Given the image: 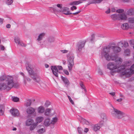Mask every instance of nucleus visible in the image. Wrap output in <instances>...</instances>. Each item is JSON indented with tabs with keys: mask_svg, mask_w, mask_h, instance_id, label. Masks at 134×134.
<instances>
[{
	"mask_svg": "<svg viewBox=\"0 0 134 134\" xmlns=\"http://www.w3.org/2000/svg\"><path fill=\"white\" fill-rule=\"evenodd\" d=\"M124 45L121 42H119L117 46L114 42L110 44L108 46L103 49L102 52V57H104L106 60L109 61L110 60H112L114 59L115 57L113 58L109 55V54H116L121 51V47H123Z\"/></svg>",
	"mask_w": 134,
	"mask_h": 134,
	"instance_id": "obj_1",
	"label": "nucleus"
},
{
	"mask_svg": "<svg viewBox=\"0 0 134 134\" xmlns=\"http://www.w3.org/2000/svg\"><path fill=\"white\" fill-rule=\"evenodd\" d=\"M17 76L6 75H2L0 76V90H5L9 91L15 87L16 83H15L18 79Z\"/></svg>",
	"mask_w": 134,
	"mask_h": 134,
	"instance_id": "obj_2",
	"label": "nucleus"
},
{
	"mask_svg": "<svg viewBox=\"0 0 134 134\" xmlns=\"http://www.w3.org/2000/svg\"><path fill=\"white\" fill-rule=\"evenodd\" d=\"M115 62L116 64L113 63H109L107 65L108 69L112 70L111 72V74L113 75L114 73L116 72H119L118 71V67H120V65L122 62V59L120 58H116L115 59Z\"/></svg>",
	"mask_w": 134,
	"mask_h": 134,
	"instance_id": "obj_3",
	"label": "nucleus"
},
{
	"mask_svg": "<svg viewBox=\"0 0 134 134\" xmlns=\"http://www.w3.org/2000/svg\"><path fill=\"white\" fill-rule=\"evenodd\" d=\"M26 69L29 73V75L35 82H38L40 81V79L38 74L34 71V69L31 65L26 63Z\"/></svg>",
	"mask_w": 134,
	"mask_h": 134,
	"instance_id": "obj_4",
	"label": "nucleus"
},
{
	"mask_svg": "<svg viewBox=\"0 0 134 134\" xmlns=\"http://www.w3.org/2000/svg\"><path fill=\"white\" fill-rule=\"evenodd\" d=\"M113 109L111 112V115L114 117L118 119H121L125 117L123 120H126L128 118V117L122 112L115 108L112 106Z\"/></svg>",
	"mask_w": 134,
	"mask_h": 134,
	"instance_id": "obj_5",
	"label": "nucleus"
},
{
	"mask_svg": "<svg viewBox=\"0 0 134 134\" xmlns=\"http://www.w3.org/2000/svg\"><path fill=\"white\" fill-rule=\"evenodd\" d=\"M67 62L69 70L70 72L74 65V56L70 53H68L67 55Z\"/></svg>",
	"mask_w": 134,
	"mask_h": 134,
	"instance_id": "obj_6",
	"label": "nucleus"
},
{
	"mask_svg": "<svg viewBox=\"0 0 134 134\" xmlns=\"http://www.w3.org/2000/svg\"><path fill=\"white\" fill-rule=\"evenodd\" d=\"M131 69V67L130 68H125L124 66H120L118 67V71L119 72L122 74L123 75L128 74L130 75L134 73Z\"/></svg>",
	"mask_w": 134,
	"mask_h": 134,
	"instance_id": "obj_7",
	"label": "nucleus"
},
{
	"mask_svg": "<svg viewBox=\"0 0 134 134\" xmlns=\"http://www.w3.org/2000/svg\"><path fill=\"white\" fill-rule=\"evenodd\" d=\"M57 7L54 8L49 7V10L52 11L53 10V12L55 14L62 12L63 8V7H62V5L60 4H58L57 5Z\"/></svg>",
	"mask_w": 134,
	"mask_h": 134,
	"instance_id": "obj_8",
	"label": "nucleus"
},
{
	"mask_svg": "<svg viewBox=\"0 0 134 134\" xmlns=\"http://www.w3.org/2000/svg\"><path fill=\"white\" fill-rule=\"evenodd\" d=\"M85 42L84 41H81L79 42L76 46V51L78 52H80L85 46Z\"/></svg>",
	"mask_w": 134,
	"mask_h": 134,
	"instance_id": "obj_9",
	"label": "nucleus"
},
{
	"mask_svg": "<svg viewBox=\"0 0 134 134\" xmlns=\"http://www.w3.org/2000/svg\"><path fill=\"white\" fill-rule=\"evenodd\" d=\"M107 119L105 114L102 113L100 115V120L99 123L100 124L103 125L107 121Z\"/></svg>",
	"mask_w": 134,
	"mask_h": 134,
	"instance_id": "obj_10",
	"label": "nucleus"
},
{
	"mask_svg": "<svg viewBox=\"0 0 134 134\" xmlns=\"http://www.w3.org/2000/svg\"><path fill=\"white\" fill-rule=\"evenodd\" d=\"M10 111L12 115L14 117L18 116L20 114L19 110L17 109L12 108Z\"/></svg>",
	"mask_w": 134,
	"mask_h": 134,
	"instance_id": "obj_11",
	"label": "nucleus"
},
{
	"mask_svg": "<svg viewBox=\"0 0 134 134\" xmlns=\"http://www.w3.org/2000/svg\"><path fill=\"white\" fill-rule=\"evenodd\" d=\"M51 68L54 75L56 77H58V70L57 67L56 66H52L51 67Z\"/></svg>",
	"mask_w": 134,
	"mask_h": 134,
	"instance_id": "obj_12",
	"label": "nucleus"
},
{
	"mask_svg": "<svg viewBox=\"0 0 134 134\" xmlns=\"http://www.w3.org/2000/svg\"><path fill=\"white\" fill-rule=\"evenodd\" d=\"M45 33H41L39 34L36 40V41L38 44H40L41 43V41L42 40L44 37L45 36Z\"/></svg>",
	"mask_w": 134,
	"mask_h": 134,
	"instance_id": "obj_13",
	"label": "nucleus"
},
{
	"mask_svg": "<svg viewBox=\"0 0 134 134\" xmlns=\"http://www.w3.org/2000/svg\"><path fill=\"white\" fill-rule=\"evenodd\" d=\"M118 20H126L127 17L125 13H122L118 14Z\"/></svg>",
	"mask_w": 134,
	"mask_h": 134,
	"instance_id": "obj_14",
	"label": "nucleus"
},
{
	"mask_svg": "<svg viewBox=\"0 0 134 134\" xmlns=\"http://www.w3.org/2000/svg\"><path fill=\"white\" fill-rule=\"evenodd\" d=\"M62 12L66 15L72 14V13L70 12L69 8L67 7H63Z\"/></svg>",
	"mask_w": 134,
	"mask_h": 134,
	"instance_id": "obj_15",
	"label": "nucleus"
},
{
	"mask_svg": "<svg viewBox=\"0 0 134 134\" xmlns=\"http://www.w3.org/2000/svg\"><path fill=\"white\" fill-rule=\"evenodd\" d=\"M34 121L32 119H27L25 122V125L27 126H30L34 123Z\"/></svg>",
	"mask_w": 134,
	"mask_h": 134,
	"instance_id": "obj_16",
	"label": "nucleus"
},
{
	"mask_svg": "<svg viewBox=\"0 0 134 134\" xmlns=\"http://www.w3.org/2000/svg\"><path fill=\"white\" fill-rule=\"evenodd\" d=\"M35 109L31 107H28L26 110L27 113L29 114H32L35 112Z\"/></svg>",
	"mask_w": 134,
	"mask_h": 134,
	"instance_id": "obj_17",
	"label": "nucleus"
},
{
	"mask_svg": "<svg viewBox=\"0 0 134 134\" xmlns=\"http://www.w3.org/2000/svg\"><path fill=\"white\" fill-rule=\"evenodd\" d=\"M102 125H103L100 124L99 123V124H96L93 126V129L94 131H96L99 130Z\"/></svg>",
	"mask_w": 134,
	"mask_h": 134,
	"instance_id": "obj_18",
	"label": "nucleus"
},
{
	"mask_svg": "<svg viewBox=\"0 0 134 134\" xmlns=\"http://www.w3.org/2000/svg\"><path fill=\"white\" fill-rule=\"evenodd\" d=\"M37 111L39 114H42L45 111L44 108L43 106H41L37 108Z\"/></svg>",
	"mask_w": 134,
	"mask_h": 134,
	"instance_id": "obj_19",
	"label": "nucleus"
},
{
	"mask_svg": "<svg viewBox=\"0 0 134 134\" xmlns=\"http://www.w3.org/2000/svg\"><path fill=\"white\" fill-rule=\"evenodd\" d=\"M121 28L123 30H127L129 27V24L128 23H126L122 24L121 26Z\"/></svg>",
	"mask_w": 134,
	"mask_h": 134,
	"instance_id": "obj_20",
	"label": "nucleus"
},
{
	"mask_svg": "<svg viewBox=\"0 0 134 134\" xmlns=\"http://www.w3.org/2000/svg\"><path fill=\"white\" fill-rule=\"evenodd\" d=\"M61 78L64 82L65 85L67 87L69 84V82L68 79L67 78L64 77L62 76H61Z\"/></svg>",
	"mask_w": 134,
	"mask_h": 134,
	"instance_id": "obj_21",
	"label": "nucleus"
},
{
	"mask_svg": "<svg viewBox=\"0 0 134 134\" xmlns=\"http://www.w3.org/2000/svg\"><path fill=\"white\" fill-rule=\"evenodd\" d=\"M82 2L81 1H74L71 2H70L69 3V5H77L81 3Z\"/></svg>",
	"mask_w": 134,
	"mask_h": 134,
	"instance_id": "obj_22",
	"label": "nucleus"
},
{
	"mask_svg": "<svg viewBox=\"0 0 134 134\" xmlns=\"http://www.w3.org/2000/svg\"><path fill=\"white\" fill-rule=\"evenodd\" d=\"M127 14L130 16L134 15V9H131L128 10L127 12Z\"/></svg>",
	"mask_w": 134,
	"mask_h": 134,
	"instance_id": "obj_23",
	"label": "nucleus"
},
{
	"mask_svg": "<svg viewBox=\"0 0 134 134\" xmlns=\"http://www.w3.org/2000/svg\"><path fill=\"white\" fill-rule=\"evenodd\" d=\"M50 119L49 118H47L44 121L43 124L46 126H49L50 124H51V122H50Z\"/></svg>",
	"mask_w": 134,
	"mask_h": 134,
	"instance_id": "obj_24",
	"label": "nucleus"
},
{
	"mask_svg": "<svg viewBox=\"0 0 134 134\" xmlns=\"http://www.w3.org/2000/svg\"><path fill=\"white\" fill-rule=\"evenodd\" d=\"M44 119V118L42 116H38L36 118V121L37 123H40Z\"/></svg>",
	"mask_w": 134,
	"mask_h": 134,
	"instance_id": "obj_25",
	"label": "nucleus"
},
{
	"mask_svg": "<svg viewBox=\"0 0 134 134\" xmlns=\"http://www.w3.org/2000/svg\"><path fill=\"white\" fill-rule=\"evenodd\" d=\"M111 17L113 20H118V14H114L111 15Z\"/></svg>",
	"mask_w": 134,
	"mask_h": 134,
	"instance_id": "obj_26",
	"label": "nucleus"
},
{
	"mask_svg": "<svg viewBox=\"0 0 134 134\" xmlns=\"http://www.w3.org/2000/svg\"><path fill=\"white\" fill-rule=\"evenodd\" d=\"M37 124L36 123H34L33 124L31 125L30 127V130L31 131L34 130L36 127Z\"/></svg>",
	"mask_w": 134,
	"mask_h": 134,
	"instance_id": "obj_27",
	"label": "nucleus"
},
{
	"mask_svg": "<svg viewBox=\"0 0 134 134\" xmlns=\"http://www.w3.org/2000/svg\"><path fill=\"white\" fill-rule=\"evenodd\" d=\"M128 22L130 24L134 23V18L133 17H130L128 19Z\"/></svg>",
	"mask_w": 134,
	"mask_h": 134,
	"instance_id": "obj_28",
	"label": "nucleus"
},
{
	"mask_svg": "<svg viewBox=\"0 0 134 134\" xmlns=\"http://www.w3.org/2000/svg\"><path fill=\"white\" fill-rule=\"evenodd\" d=\"M32 103V101L31 100H27L25 103V105L27 107L30 106Z\"/></svg>",
	"mask_w": 134,
	"mask_h": 134,
	"instance_id": "obj_29",
	"label": "nucleus"
},
{
	"mask_svg": "<svg viewBox=\"0 0 134 134\" xmlns=\"http://www.w3.org/2000/svg\"><path fill=\"white\" fill-rule=\"evenodd\" d=\"M14 40L15 42L17 44H18V45L20 43V39L19 37H15Z\"/></svg>",
	"mask_w": 134,
	"mask_h": 134,
	"instance_id": "obj_30",
	"label": "nucleus"
},
{
	"mask_svg": "<svg viewBox=\"0 0 134 134\" xmlns=\"http://www.w3.org/2000/svg\"><path fill=\"white\" fill-rule=\"evenodd\" d=\"M81 122L83 124H85L87 125H89L90 124L89 122L88 121L83 118L82 119Z\"/></svg>",
	"mask_w": 134,
	"mask_h": 134,
	"instance_id": "obj_31",
	"label": "nucleus"
},
{
	"mask_svg": "<svg viewBox=\"0 0 134 134\" xmlns=\"http://www.w3.org/2000/svg\"><path fill=\"white\" fill-rule=\"evenodd\" d=\"M131 64V61H129L126 62L124 65H121V66H124L125 68H126L127 66H130Z\"/></svg>",
	"mask_w": 134,
	"mask_h": 134,
	"instance_id": "obj_32",
	"label": "nucleus"
},
{
	"mask_svg": "<svg viewBox=\"0 0 134 134\" xmlns=\"http://www.w3.org/2000/svg\"><path fill=\"white\" fill-rule=\"evenodd\" d=\"M4 106L2 105H0V115H1L3 114V109Z\"/></svg>",
	"mask_w": 134,
	"mask_h": 134,
	"instance_id": "obj_33",
	"label": "nucleus"
},
{
	"mask_svg": "<svg viewBox=\"0 0 134 134\" xmlns=\"http://www.w3.org/2000/svg\"><path fill=\"white\" fill-rule=\"evenodd\" d=\"M24 83L25 84L26 83V80L28 82H30L31 81V79L28 77L26 76L25 77H24Z\"/></svg>",
	"mask_w": 134,
	"mask_h": 134,
	"instance_id": "obj_34",
	"label": "nucleus"
},
{
	"mask_svg": "<svg viewBox=\"0 0 134 134\" xmlns=\"http://www.w3.org/2000/svg\"><path fill=\"white\" fill-rule=\"evenodd\" d=\"M51 110L49 108L47 109H46L44 113V114L45 115L48 116L49 115L50 113Z\"/></svg>",
	"mask_w": 134,
	"mask_h": 134,
	"instance_id": "obj_35",
	"label": "nucleus"
},
{
	"mask_svg": "<svg viewBox=\"0 0 134 134\" xmlns=\"http://www.w3.org/2000/svg\"><path fill=\"white\" fill-rule=\"evenodd\" d=\"M48 42L49 43L54 42L55 41V39L53 37H50L48 39Z\"/></svg>",
	"mask_w": 134,
	"mask_h": 134,
	"instance_id": "obj_36",
	"label": "nucleus"
},
{
	"mask_svg": "<svg viewBox=\"0 0 134 134\" xmlns=\"http://www.w3.org/2000/svg\"><path fill=\"white\" fill-rule=\"evenodd\" d=\"M94 37L95 36L93 34L91 35L90 39V41L92 43L95 40Z\"/></svg>",
	"mask_w": 134,
	"mask_h": 134,
	"instance_id": "obj_37",
	"label": "nucleus"
},
{
	"mask_svg": "<svg viewBox=\"0 0 134 134\" xmlns=\"http://www.w3.org/2000/svg\"><path fill=\"white\" fill-rule=\"evenodd\" d=\"M45 131V129L43 128L39 129L38 131V132L40 134L43 133Z\"/></svg>",
	"mask_w": 134,
	"mask_h": 134,
	"instance_id": "obj_38",
	"label": "nucleus"
},
{
	"mask_svg": "<svg viewBox=\"0 0 134 134\" xmlns=\"http://www.w3.org/2000/svg\"><path fill=\"white\" fill-rule=\"evenodd\" d=\"M57 118L55 117L53 118V119L52 122H51V124H54L57 121Z\"/></svg>",
	"mask_w": 134,
	"mask_h": 134,
	"instance_id": "obj_39",
	"label": "nucleus"
},
{
	"mask_svg": "<svg viewBox=\"0 0 134 134\" xmlns=\"http://www.w3.org/2000/svg\"><path fill=\"white\" fill-rule=\"evenodd\" d=\"M13 1L12 0H11L9 1V0H7L6 1V4L8 5H10L13 3Z\"/></svg>",
	"mask_w": 134,
	"mask_h": 134,
	"instance_id": "obj_40",
	"label": "nucleus"
},
{
	"mask_svg": "<svg viewBox=\"0 0 134 134\" xmlns=\"http://www.w3.org/2000/svg\"><path fill=\"white\" fill-rule=\"evenodd\" d=\"M77 130L79 134H82V131L83 130L81 128L78 127L77 128Z\"/></svg>",
	"mask_w": 134,
	"mask_h": 134,
	"instance_id": "obj_41",
	"label": "nucleus"
},
{
	"mask_svg": "<svg viewBox=\"0 0 134 134\" xmlns=\"http://www.w3.org/2000/svg\"><path fill=\"white\" fill-rule=\"evenodd\" d=\"M124 10L122 9H118L116 10V12L117 13L120 14L123 13L124 12Z\"/></svg>",
	"mask_w": 134,
	"mask_h": 134,
	"instance_id": "obj_42",
	"label": "nucleus"
},
{
	"mask_svg": "<svg viewBox=\"0 0 134 134\" xmlns=\"http://www.w3.org/2000/svg\"><path fill=\"white\" fill-rule=\"evenodd\" d=\"M19 98L15 97H13V100L14 102H17L19 100Z\"/></svg>",
	"mask_w": 134,
	"mask_h": 134,
	"instance_id": "obj_43",
	"label": "nucleus"
},
{
	"mask_svg": "<svg viewBox=\"0 0 134 134\" xmlns=\"http://www.w3.org/2000/svg\"><path fill=\"white\" fill-rule=\"evenodd\" d=\"M80 85L81 88L83 89L86 92V91L85 89V87L82 82H81L80 83Z\"/></svg>",
	"mask_w": 134,
	"mask_h": 134,
	"instance_id": "obj_44",
	"label": "nucleus"
},
{
	"mask_svg": "<svg viewBox=\"0 0 134 134\" xmlns=\"http://www.w3.org/2000/svg\"><path fill=\"white\" fill-rule=\"evenodd\" d=\"M68 97L69 98V100L70 102L72 104H74V103L72 100L71 99L70 97L69 96H68Z\"/></svg>",
	"mask_w": 134,
	"mask_h": 134,
	"instance_id": "obj_45",
	"label": "nucleus"
},
{
	"mask_svg": "<svg viewBox=\"0 0 134 134\" xmlns=\"http://www.w3.org/2000/svg\"><path fill=\"white\" fill-rule=\"evenodd\" d=\"M50 104V102L48 101H47L45 104L46 107H48Z\"/></svg>",
	"mask_w": 134,
	"mask_h": 134,
	"instance_id": "obj_46",
	"label": "nucleus"
},
{
	"mask_svg": "<svg viewBox=\"0 0 134 134\" xmlns=\"http://www.w3.org/2000/svg\"><path fill=\"white\" fill-rule=\"evenodd\" d=\"M129 43L131 45H133L134 44V40L132 39L130 40L129 41Z\"/></svg>",
	"mask_w": 134,
	"mask_h": 134,
	"instance_id": "obj_47",
	"label": "nucleus"
},
{
	"mask_svg": "<svg viewBox=\"0 0 134 134\" xmlns=\"http://www.w3.org/2000/svg\"><path fill=\"white\" fill-rule=\"evenodd\" d=\"M18 45L20 46L23 47H25L26 46V45L24 43L21 42H20V43Z\"/></svg>",
	"mask_w": 134,
	"mask_h": 134,
	"instance_id": "obj_48",
	"label": "nucleus"
},
{
	"mask_svg": "<svg viewBox=\"0 0 134 134\" xmlns=\"http://www.w3.org/2000/svg\"><path fill=\"white\" fill-rule=\"evenodd\" d=\"M77 9L76 7L75 6H73L70 8V9L72 10L73 11L74 10H76Z\"/></svg>",
	"mask_w": 134,
	"mask_h": 134,
	"instance_id": "obj_49",
	"label": "nucleus"
},
{
	"mask_svg": "<svg viewBox=\"0 0 134 134\" xmlns=\"http://www.w3.org/2000/svg\"><path fill=\"white\" fill-rule=\"evenodd\" d=\"M60 51L62 52L63 53H67L68 51V50H61Z\"/></svg>",
	"mask_w": 134,
	"mask_h": 134,
	"instance_id": "obj_50",
	"label": "nucleus"
},
{
	"mask_svg": "<svg viewBox=\"0 0 134 134\" xmlns=\"http://www.w3.org/2000/svg\"><path fill=\"white\" fill-rule=\"evenodd\" d=\"M123 44L124 46L125 47H127L128 46V43L127 42H124Z\"/></svg>",
	"mask_w": 134,
	"mask_h": 134,
	"instance_id": "obj_51",
	"label": "nucleus"
},
{
	"mask_svg": "<svg viewBox=\"0 0 134 134\" xmlns=\"http://www.w3.org/2000/svg\"><path fill=\"white\" fill-rule=\"evenodd\" d=\"M98 72V73L100 75H102L103 74V72L102 70L100 69H99Z\"/></svg>",
	"mask_w": 134,
	"mask_h": 134,
	"instance_id": "obj_52",
	"label": "nucleus"
},
{
	"mask_svg": "<svg viewBox=\"0 0 134 134\" xmlns=\"http://www.w3.org/2000/svg\"><path fill=\"white\" fill-rule=\"evenodd\" d=\"M64 73L67 75H69V72L67 70H64Z\"/></svg>",
	"mask_w": 134,
	"mask_h": 134,
	"instance_id": "obj_53",
	"label": "nucleus"
},
{
	"mask_svg": "<svg viewBox=\"0 0 134 134\" xmlns=\"http://www.w3.org/2000/svg\"><path fill=\"white\" fill-rule=\"evenodd\" d=\"M110 12V9L109 8H108V10L105 12V13L106 14H108Z\"/></svg>",
	"mask_w": 134,
	"mask_h": 134,
	"instance_id": "obj_54",
	"label": "nucleus"
},
{
	"mask_svg": "<svg viewBox=\"0 0 134 134\" xmlns=\"http://www.w3.org/2000/svg\"><path fill=\"white\" fill-rule=\"evenodd\" d=\"M81 12V10H80L78 12H76L75 13H72V14H73L74 15H76L78 14L79 13H80Z\"/></svg>",
	"mask_w": 134,
	"mask_h": 134,
	"instance_id": "obj_55",
	"label": "nucleus"
},
{
	"mask_svg": "<svg viewBox=\"0 0 134 134\" xmlns=\"http://www.w3.org/2000/svg\"><path fill=\"white\" fill-rule=\"evenodd\" d=\"M89 131V129L88 128H85L84 130V132L87 133Z\"/></svg>",
	"mask_w": 134,
	"mask_h": 134,
	"instance_id": "obj_56",
	"label": "nucleus"
},
{
	"mask_svg": "<svg viewBox=\"0 0 134 134\" xmlns=\"http://www.w3.org/2000/svg\"><path fill=\"white\" fill-rule=\"evenodd\" d=\"M103 0H97V3H101Z\"/></svg>",
	"mask_w": 134,
	"mask_h": 134,
	"instance_id": "obj_57",
	"label": "nucleus"
},
{
	"mask_svg": "<svg viewBox=\"0 0 134 134\" xmlns=\"http://www.w3.org/2000/svg\"><path fill=\"white\" fill-rule=\"evenodd\" d=\"M97 0H94L92 1V2L91 3H89V4L92 3H97Z\"/></svg>",
	"mask_w": 134,
	"mask_h": 134,
	"instance_id": "obj_58",
	"label": "nucleus"
},
{
	"mask_svg": "<svg viewBox=\"0 0 134 134\" xmlns=\"http://www.w3.org/2000/svg\"><path fill=\"white\" fill-rule=\"evenodd\" d=\"M11 25L10 24H8L6 25V27L7 28H10V27Z\"/></svg>",
	"mask_w": 134,
	"mask_h": 134,
	"instance_id": "obj_59",
	"label": "nucleus"
},
{
	"mask_svg": "<svg viewBox=\"0 0 134 134\" xmlns=\"http://www.w3.org/2000/svg\"><path fill=\"white\" fill-rule=\"evenodd\" d=\"M131 69L133 71V73H134V64L131 66Z\"/></svg>",
	"mask_w": 134,
	"mask_h": 134,
	"instance_id": "obj_60",
	"label": "nucleus"
},
{
	"mask_svg": "<svg viewBox=\"0 0 134 134\" xmlns=\"http://www.w3.org/2000/svg\"><path fill=\"white\" fill-rule=\"evenodd\" d=\"M130 52V50L128 49H126L125 51V53L126 52H127L128 53H129Z\"/></svg>",
	"mask_w": 134,
	"mask_h": 134,
	"instance_id": "obj_61",
	"label": "nucleus"
},
{
	"mask_svg": "<svg viewBox=\"0 0 134 134\" xmlns=\"http://www.w3.org/2000/svg\"><path fill=\"white\" fill-rule=\"evenodd\" d=\"M58 68L59 70H61L63 69L62 67L61 66H58Z\"/></svg>",
	"mask_w": 134,
	"mask_h": 134,
	"instance_id": "obj_62",
	"label": "nucleus"
},
{
	"mask_svg": "<svg viewBox=\"0 0 134 134\" xmlns=\"http://www.w3.org/2000/svg\"><path fill=\"white\" fill-rule=\"evenodd\" d=\"M1 47L2 50H4L5 48L3 46V45H1Z\"/></svg>",
	"mask_w": 134,
	"mask_h": 134,
	"instance_id": "obj_63",
	"label": "nucleus"
},
{
	"mask_svg": "<svg viewBox=\"0 0 134 134\" xmlns=\"http://www.w3.org/2000/svg\"><path fill=\"white\" fill-rule=\"evenodd\" d=\"M20 75H21L22 76H23V79H24V77L26 76H25L24 73L22 72H21L20 73Z\"/></svg>",
	"mask_w": 134,
	"mask_h": 134,
	"instance_id": "obj_64",
	"label": "nucleus"
}]
</instances>
